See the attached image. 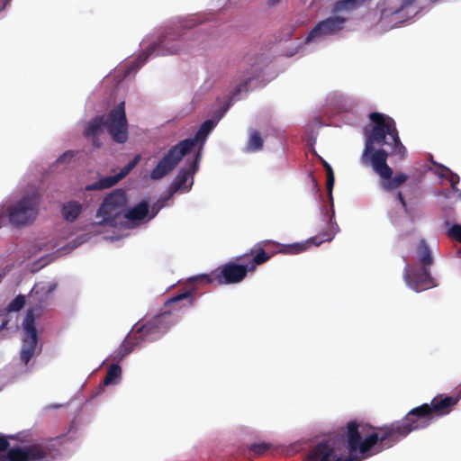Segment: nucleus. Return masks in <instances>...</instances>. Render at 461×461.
I'll return each instance as SVG.
<instances>
[{"label": "nucleus", "mask_w": 461, "mask_h": 461, "mask_svg": "<svg viewBox=\"0 0 461 461\" xmlns=\"http://www.w3.org/2000/svg\"><path fill=\"white\" fill-rule=\"evenodd\" d=\"M369 118L374 126L370 131L365 129L366 140L361 162L363 165L370 164L374 171L382 178L383 188L391 191L402 185L407 176L401 173L392 176L393 170L386 164L388 153L381 149L375 150L374 146L375 144L387 145L392 148V153L401 158L405 157L406 149L400 140L393 119L380 113H372Z\"/></svg>", "instance_id": "nucleus-1"}, {"label": "nucleus", "mask_w": 461, "mask_h": 461, "mask_svg": "<svg viewBox=\"0 0 461 461\" xmlns=\"http://www.w3.org/2000/svg\"><path fill=\"white\" fill-rule=\"evenodd\" d=\"M219 120L209 119L203 122L194 138L185 139L174 147L158 161L150 173L152 180H159L169 174L181 158L191 156L192 159L180 169L172 184L173 193H186L194 185V175L198 170V164L208 135L217 125ZM190 158H188L187 160Z\"/></svg>", "instance_id": "nucleus-2"}, {"label": "nucleus", "mask_w": 461, "mask_h": 461, "mask_svg": "<svg viewBox=\"0 0 461 461\" xmlns=\"http://www.w3.org/2000/svg\"><path fill=\"white\" fill-rule=\"evenodd\" d=\"M56 287L57 284L53 281H41L34 285L28 294V309L22 323L24 335L21 348V360L25 365L41 351L35 321L50 305L51 294Z\"/></svg>", "instance_id": "nucleus-3"}, {"label": "nucleus", "mask_w": 461, "mask_h": 461, "mask_svg": "<svg viewBox=\"0 0 461 461\" xmlns=\"http://www.w3.org/2000/svg\"><path fill=\"white\" fill-rule=\"evenodd\" d=\"M193 304V293L185 292L170 298L165 310L160 314L155 316L146 323H136L128 337L125 339L118 351L116 357L122 359L127 356L133 348L134 345H139L144 341H152L158 339L167 329L175 322L171 320V310H180L182 307H190Z\"/></svg>", "instance_id": "nucleus-4"}, {"label": "nucleus", "mask_w": 461, "mask_h": 461, "mask_svg": "<svg viewBox=\"0 0 461 461\" xmlns=\"http://www.w3.org/2000/svg\"><path fill=\"white\" fill-rule=\"evenodd\" d=\"M59 445V439H41L9 448L7 437L0 434V461H51Z\"/></svg>", "instance_id": "nucleus-5"}, {"label": "nucleus", "mask_w": 461, "mask_h": 461, "mask_svg": "<svg viewBox=\"0 0 461 461\" xmlns=\"http://www.w3.org/2000/svg\"><path fill=\"white\" fill-rule=\"evenodd\" d=\"M106 129L113 140L118 143H124L128 139V121L126 118L124 102H121L104 117H95L87 125L85 134L92 138L93 144L100 147L101 143L96 137Z\"/></svg>", "instance_id": "nucleus-6"}, {"label": "nucleus", "mask_w": 461, "mask_h": 461, "mask_svg": "<svg viewBox=\"0 0 461 461\" xmlns=\"http://www.w3.org/2000/svg\"><path fill=\"white\" fill-rule=\"evenodd\" d=\"M127 204L128 198L124 190L115 189L109 193L96 211L97 221L91 224V230L102 232L101 228H122Z\"/></svg>", "instance_id": "nucleus-7"}, {"label": "nucleus", "mask_w": 461, "mask_h": 461, "mask_svg": "<svg viewBox=\"0 0 461 461\" xmlns=\"http://www.w3.org/2000/svg\"><path fill=\"white\" fill-rule=\"evenodd\" d=\"M348 438H349V429H348ZM348 445H349V439H348ZM348 450L350 456L347 457L344 438L337 434L330 435L309 450L306 461H360L367 457L362 456L359 450L352 452L350 446Z\"/></svg>", "instance_id": "nucleus-8"}, {"label": "nucleus", "mask_w": 461, "mask_h": 461, "mask_svg": "<svg viewBox=\"0 0 461 461\" xmlns=\"http://www.w3.org/2000/svg\"><path fill=\"white\" fill-rule=\"evenodd\" d=\"M40 195L33 191L15 203L0 205V227L9 222L14 226H24L32 222L39 212Z\"/></svg>", "instance_id": "nucleus-9"}, {"label": "nucleus", "mask_w": 461, "mask_h": 461, "mask_svg": "<svg viewBox=\"0 0 461 461\" xmlns=\"http://www.w3.org/2000/svg\"><path fill=\"white\" fill-rule=\"evenodd\" d=\"M185 36L179 31H167L158 36L155 40L144 39L141 46L147 49L137 58V64L134 69L140 68L151 54L171 55L176 54L185 49Z\"/></svg>", "instance_id": "nucleus-10"}, {"label": "nucleus", "mask_w": 461, "mask_h": 461, "mask_svg": "<svg viewBox=\"0 0 461 461\" xmlns=\"http://www.w3.org/2000/svg\"><path fill=\"white\" fill-rule=\"evenodd\" d=\"M419 262L422 269L416 271L411 269L409 265L405 266L403 278L409 288L415 292H421L437 286L436 280L430 276L427 267L433 262L430 249L424 240H421L417 250Z\"/></svg>", "instance_id": "nucleus-11"}, {"label": "nucleus", "mask_w": 461, "mask_h": 461, "mask_svg": "<svg viewBox=\"0 0 461 461\" xmlns=\"http://www.w3.org/2000/svg\"><path fill=\"white\" fill-rule=\"evenodd\" d=\"M346 18L340 16H331L321 22L309 32L304 43H319L343 29Z\"/></svg>", "instance_id": "nucleus-12"}, {"label": "nucleus", "mask_w": 461, "mask_h": 461, "mask_svg": "<svg viewBox=\"0 0 461 461\" xmlns=\"http://www.w3.org/2000/svg\"><path fill=\"white\" fill-rule=\"evenodd\" d=\"M162 207L160 205L158 208L152 209L149 212V203L147 201H141L137 205L132 207L130 210L126 209L125 212V221L123 227H134L142 222L148 221L150 219L154 218L156 214L158 212L159 209Z\"/></svg>", "instance_id": "nucleus-13"}, {"label": "nucleus", "mask_w": 461, "mask_h": 461, "mask_svg": "<svg viewBox=\"0 0 461 461\" xmlns=\"http://www.w3.org/2000/svg\"><path fill=\"white\" fill-rule=\"evenodd\" d=\"M254 266L228 263L224 265L215 279L220 285L235 284L242 281L249 271H253Z\"/></svg>", "instance_id": "nucleus-14"}, {"label": "nucleus", "mask_w": 461, "mask_h": 461, "mask_svg": "<svg viewBox=\"0 0 461 461\" xmlns=\"http://www.w3.org/2000/svg\"><path fill=\"white\" fill-rule=\"evenodd\" d=\"M329 229L330 232L325 233L323 239L313 237L303 242L285 245L283 246L280 252L292 255L299 254L306 250L311 245L319 246L324 241H330L334 238L335 234L339 231V226L336 222L332 221V219L330 221Z\"/></svg>", "instance_id": "nucleus-15"}, {"label": "nucleus", "mask_w": 461, "mask_h": 461, "mask_svg": "<svg viewBox=\"0 0 461 461\" xmlns=\"http://www.w3.org/2000/svg\"><path fill=\"white\" fill-rule=\"evenodd\" d=\"M140 155H136L121 171L113 176L101 177L97 182L86 185V190H102L115 185L119 181L124 178L140 161Z\"/></svg>", "instance_id": "nucleus-16"}, {"label": "nucleus", "mask_w": 461, "mask_h": 461, "mask_svg": "<svg viewBox=\"0 0 461 461\" xmlns=\"http://www.w3.org/2000/svg\"><path fill=\"white\" fill-rule=\"evenodd\" d=\"M436 175L441 179H447L452 187L455 197L461 199V190L456 186L460 180L457 174L453 173L448 167L440 165L436 170Z\"/></svg>", "instance_id": "nucleus-17"}, {"label": "nucleus", "mask_w": 461, "mask_h": 461, "mask_svg": "<svg viewBox=\"0 0 461 461\" xmlns=\"http://www.w3.org/2000/svg\"><path fill=\"white\" fill-rule=\"evenodd\" d=\"M84 210L83 204L78 201H68L63 203L61 215L67 221H76Z\"/></svg>", "instance_id": "nucleus-18"}, {"label": "nucleus", "mask_w": 461, "mask_h": 461, "mask_svg": "<svg viewBox=\"0 0 461 461\" xmlns=\"http://www.w3.org/2000/svg\"><path fill=\"white\" fill-rule=\"evenodd\" d=\"M263 143L264 140L259 132L256 130H250L247 143V150L251 152L258 151L262 149Z\"/></svg>", "instance_id": "nucleus-19"}, {"label": "nucleus", "mask_w": 461, "mask_h": 461, "mask_svg": "<svg viewBox=\"0 0 461 461\" xmlns=\"http://www.w3.org/2000/svg\"><path fill=\"white\" fill-rule=\"evenodd\" d=\"M122 369L119 365L113 364L109 366L106 376L104 380V385L116 384L120 382Z\"/></svg>", "instance_id": "nucleus-20"}, {"label": "nucleus", "mask_w": 461, "mask_h": 461, "mask_svg": "<svg viewBox=\"0 0 461 461\" xmlns=\"http://www.w3.org/2000/svg\"><path fill=\"white\" fill-rule=\"evenodd\" d=\"M324 167L327 173V190L329 192L330 196L331 197V192L334 185V173L330 164L326 161H323Z\"/></svg>", "instance_id": "nucleus-21"}, {"label": "nucleus", "mask_w": 461, "mask_h": 461, "mask_svg": "<svg viewBox=\"0 0 461 461\" xmlns=\"http://www.w3.org/2000/svg\"><path fill=\"white\" fill-rule=\"evenodd\" d=\"M25 302L23 295H18L8 304L7 309L9 312H18L24 306Z\"/></svg>", "instance_id": "nucleus-22"}, {"label": "nucleus", "mask_w": 461, "mask_h": 461, "mask_svg": "<svg viewBox=\"0 0 461 461\" xmlns=\"http://www.w3.org/2000/svg\"><path fill=\"white\" fill-rule=\"evenodd\" d=\"M76 153L72 150H68L64 152L58 159L57 164L59 165H68L70 164L75 158Z\"/></svg>", "instance_id": "nucleus-23"}, {"label": "nucleus", "mask_w": 461, "mask_h": 461, "mask_svg": "<svg viewBox=\"0 0 461 461\" xmlns=\"http://www.w3.org/2000/svg\"><path fill=\"white\" fill-rule=\"evenodd\" d=\"M269 259V256L266 254L264 250L258 252L253 258V260L247 264V266H254V269L259 264H262Z\"/></svg>", "instance_id": "nucleus-24"}, {"label": "nucleus", "mask_w": 461, "mask_h": 461, "mask_svg": "<svg viewBox=\"0 0 461 461\" xmlns=\"http://www.w3.org/2000/svg\"><path fill=\"white\" fill-rule=\"evenodd\" d=\"M447 235L461 242V224H453L447 229Z\"/></svg>", "instance_id": "nucleus-25"}, {"label": "nucleus", "mask_w": 461, "mask_h": 461, "mask_svg": "<svg viewBox=\"0 0 461 461\" xmlns=\"http://www.w3.org/2000/svg\"><path fill=\"white\" fill-rule=\"evenodd\" d=\"M268 447L269 446L266 443L254 444L251 446V450L256 454L260 455L264 453Z\"/></svg>", "instance_id": "nucleus-26"}, {"label": "nucleus", "mask_w": 461, "mask_h": 461, "mask_svg": "<svg viewBox=\"0 0 461 461\" xmlns=\"http://www.w3.org/2000/svg\"><path fill=\"white\" fill-rule=\"evenodd\" d=\"M193 280H201V281H204L205 283H212V277L210 276V275H200V276H194L192 278Z\"/></svg>", "instance_id": "nucleus-27"}, {"label": "nucleus", "mask_w": 461, "mask_h": 461, "mask_svg": "<svg viewBox=\"0 0 461 461\" xmlns=\"http://www.w3.org/2000/svg\"><path fill=\"white\" fill-rule=\"evenodd\" d=\"M414 0H403L402 3V5H401V8L398 9V10H395L394 12H392V14H398L400 13L402 9H404L405 7H407L409 5H411Z\"/></svg>", "instance_id": "nucleus-28"}, {"label": "nucleus", "mask_w": 461, "mask_h": 461, "mask_svg": "<svg viewBox=\"0 0 461 461\" xmlns=\"http://www.w3.org/2000/svg\"><path fill=\"white\" fill-rule=\"evenodd\" d=\"M10 0H0V12L5 9Z\"/></svg>", "instance_id": "nucleus-29"}, {"label": "nucleus", "mask_w": 461, "mask_h": 461, "mask_svg": "<svg viewBox=\"0 0 461 461\" xmlns=\"http://www.w3.org/2000/svg\"><path fill=\"white\" fill-rule=\"evenodd\" d=\"M397 197H398V199H399V201H400V203H401L402 206L403 208H405V202H404V200H403V197H402V194H401V193H398Z\"/></svg>", "instance_id": "nucleus-30"}, {"label": "nucleus", "mask_w": 461, "mask_h": 461, "mask_svg": "<svg viewBox=\"0 0 461 461\" xmlns=\"http://www.w3.org/2000/svg\"><path fill=\"white\" fill-rule=\"evenodd\" d=\"M281 0H268V5H276V4H278Z\"/></svg>", "instance_id": "nucleus-31"}, {"label": "nucleus", "mask_w": 461, "mask_h": 461, "mask_svg": "<svg viewBox=\"0 0 461 461\" xmlns=\"http://www.w3.org/2000/svg\"><path fill=\"white\" fill-rule=\"evenodd\" d=\"M86 240V239H80V241H78L77 244L73 245L72 249L77 248L78 245L82 244Z\"/></svg>", "instance_id": "nucleus-32"}, {"label": "nucleus", "mask_w": 461, "mask_h": 461, "mask_svg": "<svg viewBox=\"0 0 461 461\" xmlns=\"http://www.w3.org/2000/svg\"><path fill=\"white\" fill-rule=\"evenodd\" d=\"M107 239L111 240H116L119 239V237H115V236H110V237H106Z\"/></svg>", "instance_id": "nucleus-33"}, {"label": "nucleus", "mask_w": 461, "mask_h": 461, "mask_svg": "<svg viewBox=\"0 0 461 461\" xmlns=\"http://www.w3.org/2000/svg\"><path fill=\"white\" fill-rule=\"evenodd\" d=\"M5 323L4 322L1 326H0V330H2L4 327H5Z\"/></svg>", "instance_id": "nucleus-34"}, {"label": "nucleus", "mask_w": 461, "mask_h": 461, "mask_svg": "<svg viewBox=\"0 0 461 461\" xmlns=\"http://www.w3.org/2000/svg\"><path fill=\"white\" fill-rule=\"evenodd\" d=\"M2 279H3V275L0 274V283L2 282Z\"/></svg>", "instance_id": "nucleus-35"}, {"label": "nucleus", "mask_w": 461, "mask_h": 461, "mask_svg": "<svg viewBox=\"0 0 461 461\" xmlns=\"http://www.w3.org/2000/svg\"><path fill=\"white\" fill-rule=\"evenodd\" d=\"M383 15H387V12H386V11H384V12L383 13Z\"/></svg>", "instance_id": "nucleus-36"}, {"label": "nucleus", "mask_w": 461, "mask_h": 461, "mask_svg": "<svg viewBox=\"0 0 461 461\" xmlns=\"http://www.w3.org/2000/svg\"><path fill=\"white\" fill-rule=\"evenodd\" d=\"M130 73H131L130 71H127L126 74H125V77L130 75Z\"/></svg>", "instance_id": "nucleus-37"}]
</instances>
